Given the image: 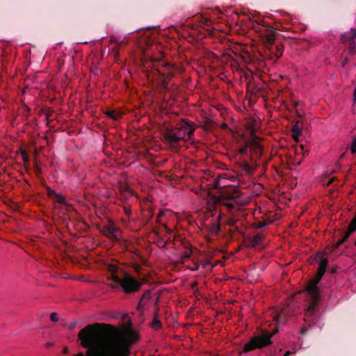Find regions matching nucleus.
I'll list each match as a JSON object with an SVG mask.
<instances>
[{
  "instance_id": "1",
  "label": "nucleus",
  "mask_w": 356,
  "mask_h": 356,
  "mask_svg": "<svg viewBox=\"0 0 356 356\" xmlns=\"http://www.w3.org/2000/svg\"><path fill=\"white\" fill-rule=\"evenodd\" d=\"M78 337L87 350L74 356H129L131 345L138 339V334L131 330L119 331L113 325L99 323L86 326Z\"/></svg>"
},
{
  "instance_id": "2",
  "label": "nucleus",
  "mask_w": 356,
  "mask_h": 356,
  "mask_svg": "<svg viewBox=\"0 0 356 356\" xmlns=\"http://www.w3.org/2000/svg\"><path fill=\"white\" fill-rule=\"evenodd\" d=\"M327 265V259L321 258L316 276L308 282L304 291L306 293V300L308 303V307L305 314V321L309 320V318H312V320L316 318L318 305L321 299L320 290L318 284L325 274Z\"/></svg>"
},
{
  "instance_id": "3",
  "label": "nucleus",
  "mask_w": 356,
  "mask_h": 356,
  "mask_svg": "<svg viewBox=\"0 0 356 356\" xmlns=\"http://www.w3.org/2000/svg\"><path fill=\"white\" fill-rule=\"evenodd\" d=\"M260 33V36L268 49L270 54H273L275 58V60L278 59L282 55L283 47L282 44L275 43L276 38L277 31L272 26H259L256 30Z\"/></svg>"
},
{
  "instance_id": "4",
  "label": "nucleus",
  "mask_w": 356,
  "mask_h": 356,
  "mask_svg": "<svg viewBox=\"0 0 356 356\" xmlns=\"http://www.w3.org/2000/svg\"><path fill=\"white\" fill-rule=\"evenodd\" d=\"M250 152L251 153L250 161L245 158H241V161L238 163V168L243 172L248 175L254 172L259 165L257 163V159L260 158L262 154V147L255 139L250 141Z\"/></svg>"
},
{
  "instance_id": "5",
  "label": "nucleus",
  "mask_w": 356,
  "mask_h": 356,
  "mask_svg": "<svg viewBox=\"0 0 356 356\" xmlns=\"http://www.w3.org/2000/svg\"><path fill=\"white\" fill-rule=\"evenodd\" d=\"M240 191L234 187H229L221 191L215 202L225 206L231 212L234 210L235 204H240Z\"/></svg>"
},
{
  "instance_id": "6",
  "label": "nucleus",
  "mask_w": 356,
  "mask_h": 356,
  "mask_svg": "<svg viewBox=\"0 0 356 356\" xmlns=\"http://www.w3.org/2000/svg\"><path fill=\"white\" fill-rule=\"evenodd\" d=\"M111 280L118 284V286H112L113 288H120L123 292L127 294L138 291L143 286L142 282L137 280L129 274H125L122 278L113 274Z\"/></svg>"
},
{
  "instance_id": "7",
  "label": "nucleus",
  "mask_w": 356,
  "mask_h": 356,
  "mask_svg": "<svg viewBox=\"0 0 356 356\" xmlns=\"http://www.w3.org/2000/svg\"><path fill=\"white\" fill-rule=\"evenodd\" d=\"M149 60L152 63V67L157 71L159 77H166L168 79H171L174 77L178 70L177 66L161 58H155L153 56H150Z\"/></svg>"
},
{
  "instance_id": "8",
  "label": "nucleus",
  "mask_w": 356,
  "mask_h": 356,
  "mask_svg": "<svg viewBox=\"0 0 356 356\" xmlns=\"http://www.w3.org/2000/svg\"><path fill=\"white\" fill-rule=\"evenodd\" d=\"M273 334L267 331H263L259 335L252 337L249 342L245 344L244 352H250L256 348H262L271 343V337Z\"/></svg>"
},
{
  "instance_id": "9",
  "label": "nucleus",
  "mask_w": 356,
  "mask_h": 356,
  "mask_svg": "<svg viewBox=\"0 0 356 356\" xmlns=\"http://www.w3.org/2000/svg\"><path fill=\"white\" fill-rule=\"evenodd\" d=\"M195 128L192 124L184 122L176 129L175 133L181 140L187 141L193 136Z\"/></svg>"
},
{
  "instance_id": "10",
  "label": "nucleus",
  "mask_w": 356,
  "mask_h": 356,
  "mask_svg": "<svg viewBox=\"0 0 356 356\" xmlns=\"http://www.w3.org/2000/svg\"><path fill=\"white\" fill-rule=\"evenodd\" d=\"M103 234L108 238L117 240L118 233L120 229L113 223H110L108 225L104 226L102 230Z\"/></svg>"
},
{
  "instance_id": "11",
  "label": "nucleus",
  "mask_w": 356,
  "mask_h": 356,
  "mask_svg": "<svg viewBox=\"0 0 356 356\" xmlns=\"http://www.w3.org/2000/svg\"><path fill=\"white\" fill-rule=\"evenodd\" d=\"M355 231H356V222L352 219L343 237L334 244V249L338 248L343 243H344L349 238L350 234L353 233Z\"/></svg>"
},
{
  "instance_id": "12",
  "label": "nucleus",
  "mask_w": 356,
  "mask_h": 356,
  "mask_svg": "<svg viewBox=\"0 0 356 356\" xmlns=\"http://www.w3.org/2000/svg\"><path fill=\"white\" fill-rule=\"evenodd\" d=\"M164 139L172 147H176L178 143L181 141L175 131H167L164 134Z\"/></svg>"
},
{
  "instance_id": "13",
  "label": "nucleus",
  "mask_w": 356,
  "mask_h": 356,
  "mask_svg": "<svg viewBox=\"0 0 356 356\" xmlns=\"http://www.w3.org/2000/svg\"><path fill=\"white\" fill-rule=\"evenodd\" d=\"M356 38V29L351 28L348 32L343 33L341 36V40L343 43L348 42L354 44Z\"/></svg>"
},
{
  "instance_id": "14",
  "label": "nucleus",
  "mask_w": 356,
  "mask_h": 356,
  "mask_svg": "<svg viewBox=\"0 0 356 356\" xmlns=\"http://www.w3.org/2000/svg\"><path fill=\"white\" fill-rule=\"evenodd\" d=\"M151 292L149 290L145 291L141 296V298L137 305V310L142 313L143 312V307L147 301L151 299Z\"/></svg>"
},
{
  "instance_id": "15",
  "label": "nucleus",
  "mask_w": 356,
  "mask_h": 356,
  "mask_svg": "<svg viewBox=\"0 0 356 356\" xmlns=\"http://www.w3.org/2000/svg\"><path fill=\"white\" fill-rule=\"evenodd\" d=\"M121 197L124 199L127 200L129 196L134 195V193L132 189H131L127 186H121L120 188Z\"/></svg>"
},
{
  "instance_id": "16",
  "label": "nucleus",
  "mask_w": 356,
  "mask_h": 356,
  "mask_svg": "<svg viewBox=\"0 0 356 356\" xmlns=\"http://www.w3.org/2000/svg\"><path fill=\"white\" fill-rule=\"evenodd\" d=\"M159 318V314L158 309H156L154 313V318L151 325L152 327L155 330L160 329L162 326V323Z\"/></svg>"
},
{
  "instance_id": "17",
  "label": "nucleus",
  "mask_w": 356,
  "mask_h": 356,
  "mask_svg": "<svg viewBox=\"0 0 356 356\" xmlns=\"http://www.w3.org/2000/svg\"><path fill=\"white\" fill-rule=\"evenodd\" d=\"M207 227L209 229V232L213 235L218 234L220 229V225L218 222H213L208 225Z\"/></svg>"
},
{
  "instance_id": "18",
  "label": "nucleus",
  "mask_w": 356,
  "mask_h": 356,
  "mask_svg": "<svg viewBox=\"0 0 356 356\" xmlns=\"http://www.w3.org/2000/svg\"><path fill=\"white\" fill-rule=\"evenodd\" d=\"M264 238V236L262 234H257L256 235H254L252 239H251V246L252 247H256L259 245L261 244V241H262V239Z\"/></svg>"
},
{
  "instance_id": "19",
  "label": "nucleus",
  "mask_w": 356,
  "mask_h": 356,
  "mask_svg": "<svg viewBox=\"0 0 356 356\" xmlns=\"http://www.w3.org/2000/svg\"><path fill=\"white\" fill-rule=\"evenodd\" d=\"M289 315L287 309H282L280 313L274 316V320L278 323L282 317H286Z\"/></svg>"
},
{
  "instance_id": "20",
  "label": "nucleus",
  "mask_w": 356,
  "mask_h": 356,
  "mask_svg": "<svg viewBox=\"0 0 356 356\" xmlns=\"http://www.w3.org/2000/svg\"><path fill=\"white\" fill-rule=\"evenodd\" d=\"M106 115L113 120H117L120 118L121 114L115 111H108L106 112Z\"/></svg>"
},
{
  "instance_id": "21",
  "label": "nucleus",
  "mask_w": 356,
  "mask_h": 356,
  "mask_svg": "<svg viewBox=\"0 0 356 356\" xmlns=\"http://www.w3.org/2000/svg\"><path fill=\"white\" fill-rule=\"evenodd\" d=\"M248 149L250 150V142L240 148L239 153L241 155H246L248 154Z\"/></svg>"
},
{
  "instance_id": "22",
  "label": "nucleus",
  "mask_w": 356,
  "mask_h": 356,
  "mask_svg": "<svg viewBox=\"0 0 356 356\" xmlns=\"http://www.w3.org/2000/svg\"><path fill=\"white\" fill-rule=\"evenodd\" d=\"M159 78L161 79V87L163 89L167 90L168 88V81L170 79H168L166 77H159Z\"/></svg>"
},
{
  "instance_id": "23",
  "label": "nucleus",
  "mask_w": 356,
  "mask_h": 356,
  "mask_svg": "<svg viewBox=\"0 0 356 356\" xmlns=\"http://www.w3.org/2000/svg\"><path fill=\"white\" fill-rule=\"evenodd\" d=\"M271 223V221L269 220V221H263V222H259L258 223L256 224L255 225V227L257 229H261V228H263V227H266L267 225H268L269 224Z\"/></svg>"
},
{
  "instance_id": "24",
  "label": "nucleus",
  "mask_w": 356,
  "mask_h": 356,
  "mask_svg": "<svg viewBox=\"0 0 356 356\" xmlns=\"http://www.w3.org/2000/svg\"><path fill=\"white\" fill-rule=\"evenodd\" d=\"M47 193L48 196L51 198H55L56 197V195H58V193H56L55 191H54L53 189H51L49 187L47 188Z\"/></svg>"
},
{
  "instance_id": "25",
  "label": "nucleus",
  "mask_w": 356,
  "mask_h": 356,
  "mask_svg": "<svg viewBox=\"0 0 356 356\" xmlns=\"http://www.w3.org/2000/svg\"><path fill=\"white\" fill-rule=\"evenodd\" d=\"M237 220L234 217H230L227 219V224L230 227H234Z\"/></svg>"
},
{
  "instance_id": "26",
  "label": "nucleus",
  "mask_w": 356,
  "mask_h": 356,
  "mask_svg": "<svg viewBox=\"0 0 356 356\" xmlns=\"http://www.w3.org/2000/svg\"><path fill=\"white\" fill-rule=\"evenodd\" d=\"M54 199L59 204H65V197L60 194H58Z\"/></svg>"
},
{
  "instance_id": "27",
  "label": "nucleus",
  "mask_w": 356,
  "mask_h": 356,
  "mask_svg": "<svg viewBox=\"0 0 356 356\" xmlns=\"http://www.w3.org/2000/svg\"><path fill=\"white\" fill-rule=\"evenodd\" d=\"M163 227L165 230L166 234H168V239L171 240L172 238V230L169 228L166 225H163Z\"/></svg>"
},
{
  "instance_id": "28",
  "label": "nucleus",
  "mask_w": 356,
  "mask_h": 356,
  "mask_svg": "<svg viewBox=\"0 0 356 356\" xmlns=\"http://www.w3.org/2000/svg\"><path fill=\"white\" fill-rule=\"evenodd\" d=\"M147 214H144V217L146 218L145 220V223H148L149 221L152 219V218L153 217V212L149 210V211H147Z\"/></svg>"
},
{
  "instance_id": "29",
  "label": "nucleus",
  "mask_w": 356,
  "mask_h": 356,
  "mask_svg": "<svg viewBox=\"0 0 356 356\" xmlns=\"http://www.w3.org/2000/svg\"><path fill=\"white\" fill-rule=\"evenodd\" d=\"M348 51L350 55H354L356 53V49L354 44H349Z\"/></svg>"
},
{
  "instance_id": "30",
  "label": "nucleus",
  "mask_w": 356,
  "mask_h": 356,
  "mask_svg": "<svg viewBox=\"0 0 356 356\" xmlns=\"http://www.w3.org/2000/svg\"><path fill=\"white\" fill-rule=\"evenodd\" d=\"M350 151L353 154L356 153V139H355L351 144Z\"/></svg>"
},
{
  "instance_id": "31",
  "label": "nucleus",
  "mask_w": 356,
  "mask_h": 356,
  "mask_svg": "<svg viewBox=\"0 0 356 356\" xmlns=\"http://www.w3.org/2000/svg\"><path fill=\"white\" fill-rule=\"evenodd\" d=\"M124 212L127 217H129L131 213V210L129 207L124 206Z\"/></svg>"
},
{
  "instance_id": "32",
  "label": "nucleus",
  "mask_w": 356,
  "mask_h": 356,
  "mask_svg": "<svg viewBox=\"0 0 356 356\" xmlns=\"http://www.w3.org/2000/svg\"><path fill=\"white\" fill-rule=\"evenodd\" d=\"M50 319L53 322H57L58 321V314L55 312L50 314Z\"/></svg>"
},
{
  "instance_id": "33",
  "label": "nucleus",
  "mask_w": 356,
  "mask_h": 356,
  "mask_svg": "<svg viewBox=\"0 0 356 356\" xmlns=\"http://www.w3.org/2000/svg\"><path fill=\"white\" fill-rule=\"evenodd\" d=\"M22 159H23L24 162H28L29 161V156H28L27 153L25 151H23L22 152Z\"/></svg>"
},
{
  "instance_id": "34",
  "label": "nucleus",
  "mask_w": 356,
  "mask_h": 356,
  "mask_svg": "<svg viewBox=\"0 0 356 356\" xmlns=\"http://www.w3.org/2000/svg\"><path fill=\"white\" fill-rule=\"evenodd\" d=\"M292 131L294 135H299L300 134V131L299 130L297 126L293 127Z\"/></svg>"
},
{
  "instance_id": "35",
  "label": "nucleus",
  "mask_w": 356,
  "mask_h": 356,
  "mask_svg": "<svg viewBox=\"0 0 356 356\" xmlns=\"http://www.w3.org/2000/svg\"><path fill=\"white\" fill-rule=\"evenodd\" d=\"M122 42H117V44H116L115 47H113V51L114 52H115V53H116V54H118L119 47H120V45L121 44V43H122Z\"/></svg>"
},
{
  "instance_id": "36",
  "label": "nucleus",
  "mask_w": 356,
  "mask_h": 356,
  "mask_svg": "<svg viewBox=\"0 0 356 356\" xmlns=\"http://www.w3.org/2000/svg\"><path fill=\"white\" fill-rule=\"evenodd\" d=\"M191 252L189 251H185L183 254L182 258L184 259H188L191 257Z\"/></svg>"
},
{
  "instance_id": "37",
  "label": "nucleus",
  "mask_w": 356,
  "mask_h": 356,
  "mask_svg": "<svg viewBox=\"0 0 356 356\" xmlns=\"http://www.w3.org/2000/svg\"><path fill=\"white\" fill-rule=\"evenodd\" d=\"M348 63V59L347 58H346L341 64L342 67H345V66L347 65Z\"/></svg>"
},
{
  "instance_id": "38",
  "label": "nucleus",
  "mask_w": 356,
  "mask_h": 356,
  "mask_svg": "<svg viewBox=\"0 0 356 356\" xmlns=\"http://www.w3.org/2000/svg\"><path fill=\"white\" fill-rule=\"evenodd\" d=\"M165 214V212L163 211H160L159 214L157 215L158 218H161Z\"/></svg>"
},
{
  "instance_id": "39",
  "label": "nucleus",
  "mask_w": 356,
  "mask_h": 356,
  "mask_svg": "<svg viewBox=\"0 0 356 356\" xmlns=\"http://www.w3.org/2000/svg\"><path fill=\"white\" fill-rule=\"evenodd\" d=\"M353 101L354 102H356V85L353 92Z\"/></svg>"
},
{
  "instance_id": "40",
  "label": "nucleus",
  "mask_w": 356,
  "mask_h": 356,
  "mask_svg": "<svg viewBox=\"0 0 356 356\" xmlns=\"http://www.w3.org/2000/svg\"><path fill=\"white\" fill-rule=\"evenodd\" d=\"M337 267H332V269L330 270V273L334 274L337 272Z\"/></svg>"
},
{
  "instance_id": "41",
  "label": "nucleus",
  "mask_w": 356,
  "mask_h": 356,
  "mask_svg": "<svg viewBox=\"0 0 356 356\" xmlns=\"http://www.w3.org/2000/svg\"><path fill=\"white\" fill-rule=\"evenodd\" d=\"M199 268V264H196L195 266L191 269L193 271L197 270Z\"/></svg>"
},
{
  "instance_id": "42",
  "label": "nucleus",
  "mask_w": 356,
  "mask_h": 356,
  "mask_svg": "<svg viewBox=\"0 0 356 356\" xmlns=\"http://www.w3.org/2000/svg\"><path fill=\"white\" fill-rule=\"evenodd\" d=\"M307 331V329L306 327H302L301 329V334H305L306 333V332Z\"/></svg>"
},
{
  "instance_id": "43",
  "label": "nucleus",
  "mask_w": 356,
  "mask_h": 356,
  "mask_svg": "<svg viewBox=\"0 0 356 356\" xmlns=\"http://www.w3.org/2000/svg\"><path fill=\"white\" fill-rule=\"evenodd\" d=\"M156 222L161 225L162 226H163V225H165L164 223L161 222V218H158V217L156 218Z\"/></svg>"
},
{
  "instance_id": "44",
  "label": "nucleus",
  "mask_w": 356,
  "mask_h": 356,
  "mask_svg": "<svg viewBox=\"0 0 356 356\" xmlns=\"http://www.w3.org/2000/svg\"><path fill=\"white\" fill-rule=\"evenodd\" d=\"M301 163V161H297V163H293L295 165H299Z\"/></svg>"
},
{
  "instance_id": "45",
  "label": "nucleus",
  "mask_w": 356,
  "mask_h": 356,
  "mask_svg": "<svg viewBox=\"0 0 356 356\" xmlns=\"http://www.w3.org/2000/svg\"><path fill=\"white\" fill-rule=\"evenodd\" d=\"M153 233H154V234H155L156 235H157V236L159 235L158 232H157V231L156 230V229H154V228L153 229Z\"/></svg>"
},
{
  "instance_id": "46",
  "label": "nucleus",
  "mask_w": 356,
  "mask_h": 356,
  "mask_svg": "<svg viewBox=\"0 0 356 356\" xmlns=\"http://www.w3.org/2000/svg\"><path fill=\"white\" fill-rule=\"evenodd\" d=\"M290 354H291V352H290V351H286V352L284 353V356H289Z\"/></svg>"
},
{
  "instance_id": "47",
  "label": "nucleus",
  "mask_w": 356,
  "mask_h": 356,
  "mask_svg": "<svg viewBox=\"0 0 356 356\" xmlns=\"http://www.w3.org/2000/svg\"><path fill=\"white\" fill-rule=\"evenodd\" d=\"M63 352H64V353H65V354H67V353H68V349H67V348H65L64 349Z\"/></svg>"
},
{
  "instance_id": "48",
  "label": "nucleus",
  "mask_w": 356,
  "mask_h": 356,
  "mask_svg": "<svg viewBox=\"0 0 356 356\" xmlns=\"http://www.w3.org/2000/svg\"><path fill=\"white\" fill-rule=\"evenodd\" d=\"M322 254H323L322 253H318L317 254V257H319L321 258L322 257Z\"/></svg>"
},
{
  "instance_id": "49",
  "label": "nucleus",
  "mask_w": 356,
  "mask_h": 356,
  "mask_svg": "<svg viewBox=\"0 0 356 356\" xmlns=\"http://www.w3.org/2000/svg\"><path fill=\"white\" fill-rule=\"evenodd\" d=\"M46 345H47V347H49V346H51V343H47Z\"/></svg>"
},
{
  "instance_id": "50",
  "label": "nucleus",
  "mask_w": 356,
  "mask_h": 356,
  "mask_svg": "<svg viewBox=\"0 0 356 356\" xmlns=\"http://www.w3.org/2000/svg\"><path fill=\"white\" fill-rule=\"evenodd\" d=\"M251 134L253 136L254 134V131L253 129L251 130Z\"/></svg>"
},
{
  "instance_id": "51",
  "label": "nucleus",
  "mask_w": 356,
  "mask_h": 356,
  "mask_svg": "<svg viewBox=\"0 0 356 356\" xmlns=\"http://www.w3.org/2000/svg\"><path fill=\"white\" fill-rule=\"evenodd\" d=\"M353 220L354 221H355V222H356V215H355V217L353 218Z\"/></svg>"
},
{
  "instance_id": "52",
  "label": "nucleus",
  "mask_w": 356,
  "mask_h": 356,
  "mask_svg": "<svg viewBox=\"0 0 356 356\" xmlns=\"http://www.w3.org/2000/svg\"><path fill=\"white\" fill-rule=\"evenodd\" d=\"M355 246H356V241H355Z\"/></svg>"
}]
</instances>
